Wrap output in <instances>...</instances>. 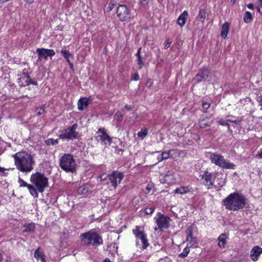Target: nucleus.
Returning a JSON list of instances; mask_svg holds the SVG:
<instances>
[{
	"mask_svg": "<svg viewBox=\"0 0 262 262\" xmlns=\"http://www.w3.org/2000/svg\"><path fill=\"white\" fill-rule=\"evenodd\" d=\"M209 75V71L207 68H203L199 70L198 74L194 78V80L197 83L201 82L202 80H205L207 79Z\"/></svg>",
	"mask_w": 262,
	"mask_h": 262,
	"instance_id": "2eb2a0df",
	"label": "nucleus"
},
{
	"mask_svg": "<svg viewBox=\"0 0 262 262\" xmlns=\"http://www.w3.org/2000/svg\"><path fill=\"white\" fill-rule=\"evenodd\" d=\"M25 229L24 230V231L31 232L34 231L35 229V225L33 224H30L25 226Z\"/></svg>",
	"mask_w": 262,
	"mask_h": 262,
	"instance_id": "72a5a7b5",
	"label": "nucleus"
},
{
	"mask_svg": "<svg viewBox=\"0 0 262 262\" xmlns=\"http://www.w3.org/2000/svg\"><path fill=\"white\" fill-rule=\"evenodd\" d=\"M69 66H70V68H71V69H73V64L71 62H69Z\"/></svg>",
	"mask_w": 262,
	"mask_h": 262,
	"instance_id": "e2e57ef3",
	"label": "nucleus"
},
{
	"mask_svg": "<svg viewBox=\"0 0 262 262\" xmlns=\"http://www.w3.org/2000/svg\"><path fill=\"white\" fill-rule=\"evenodd\" d=\"M213 123V120L207 121L205 119H202L199 121V126L200 128H205L207 127L210 126Z\"/></svg>",
	"mask_w": 262,
	"mask_h": 262,
	"instance_id": "a878e982",
	"label": "nucleus"
},
{
	"mask_svg": "<svg viewBox=\"0 0 262 262\" xmlns=\"http://www.w3.org/2000/svg\"><path fill=\"white\" fill-rule=\"evenodd\" d=\"M156 222L158 226V229L160 230L167 229L170 225V218L160 213H158L157 216L155 217ZM155 230H158V228H155Z\"/></svg>",
	"mask_w": 262,
	"mask_h": 262,
	"instance_id": "9d476101",
	"label": "nucleus"
},
{
	"mask_svg": "<svg viewBox=\"0 0 262 262\" xmlns=\"http://www.w3.org/2000/svg\"><path fill=\"white\" fill-rule=\"evenodd\" d=\"M190 191L188 186H180L174 190V192L179 194H185Z\"/></svg>",
	"mask_w": 262,
	"mask_h": 262,
	"instance_id": "393cba45",
	"label": "nucleus"
},
{
	"mask_svg": "<svg viewBox=\"0 0 262 262\" xmlns=\"http://www.w3.org/2000/svg\"><path fill=\"white\" fill-rule=\"evenodd\" d=\"M30 76L28 72L24 71L20 77L18 79V83L20 86H25L29 85Z\"/></svg>",
	"mask_w": 262,
	"mask_h": 262,
	"instance_id": "f3484780",
	"label": "nucleus"
},
{
	"mask_svg": "<svg viewBox=\"0 0 262 262\" xmlns=\"http://www.w3.org/2000/svg\"><path fill=\"white\" fill-rule=\"evenodd\" d=\"M188 16V13L187 11L185 10L178 17L177 19L178 24L181 27H183L186 24V19Z\"/></svg>",
	"mask_w": 262,
	"mask_h": 262,
	"instance_id": "a211bd4d",
	"label": "nucleus"
},
{
	"mask_svg": "<svg viewBox=\"0 0 262 262\" xmlns=\"http://www.w3.org/2000/svg\"><path fill=\"white\" fill-rule=\"evenodd\" d=\"M141 47L139 48L137 52L136 53V56L137 57L136 61L138 65L139 66V68L140 69L142 68L144 65L143 57L141 55Z\"/></svg>",
	"mask_w": 262,
	"mask_h": 262,
	"instance_id": "5701e85b",
	"label": "nucleus"
},
{
	"mask_svg": "<svg viewBox=\"0 0 262 262\" xmlns=\"http://www.w3.org/2000/svg\"><path fill=\"white\" fill-rule=\"evenodd\" d=\"M90 103V100L89 99H87L86 98H81L78 102V109L80 111H82L84 110V108L87 107V106Z\"/></svg>",
	"mask_w": 262,
	"mask_h": 262,
	"instance_id": "aec40b11",
	"label": "nucleus"
},
{
	"mask_svg": "<svg viewBox=\"0 0 262 262\" xmlns=\"http://www.w3.org/2000/svg\"><path fill=\"white\" fill-rule=\"evenodd\" d=\"M139 79L140 77L138 73H135L132 78V80L135 81H138V80H139Z\"/></svg>",
	"mask_w": 262,
	"mask_h": 262,
	"instance_id": "49530a36",
	"label": "nucleus"
},
{
	"mask_svg": "<svg viewBox=\"0 0 262 262\" xmlns=\"http://www.w3.org/2000/svg\"><path fill=\"white\" fill-rule=\"evenodd\" d=\"M155 210V208L154 207H149L146 208L145 209V213L147 214H151Z\"/></svg>",
	"mask_w": 262,
	"mask_h": 262,
	"instance_id": "58836bf2",
	"label": "nucleus"
},
{
	"mask_svg": "<svg viewBox=\"0 0 262 262\" xmlns=\"http://www.w3.org/2000/svg\"><path fill=\"white\" fill-rule=\"evenodd\" d=\"M261 254L262 248L258 246H255L252 249L250 256L252 261H256Z\"/></svg>",
	"mask_w": 262,
	"mask_h": 262,
	"instance_id": "dca6fc26",
	"label": "nucleus"
},
{
	"mask_svg": "<svg viewBox=\"0 0 262 262\" xmlns=\"http://www.w3.org/2000/svg\"><path fill=\"white\" fill-rule=\"evenodd\" d=\"M243 19H244V21L246 23H250V22L252 21V19H253V16H252V14L249 11H246L244 14Z\"/></svg>",
	"mask_w": 262,
	"mask_h": 262,
	"instance_id": "cd10ccee",
	"label": "nucleus"
},
{
	"mask_svg": "<svg viewBox=\"0 0 262 262\" xmlns=\"http://www.w3.org/2000/svg\"><path fill=\"white\" fill-rule=\"evenodd\" d=\"M218 184L220 186H222L224 184V182L223 181L221 180L219 183Z\"/></svg>",
	"mask_w": 262,
	"mask_h": 262,
	"instance_id": "13d9d810",
	"label": "nucleus"
},
{
	"mask_svg": "<svg viewBox=\"0 0 262 262\" xmlns=\"http://www.w3.org/2000/svg\"><path fill=\"white\" fill-rule=\"evenodd\" d=\"M30 194L35 198H37L38 194L36 189L32 185H30L28 187Z\"/></svg>",
	"mask_w": 262,
	"mask_h": 262,
	"instance_id": "c85d7f7f",
	"label": "nucleus"
},
{
	"mask_svg": "<svg viewBox=\"0 0 262 262\" xmlns=\"http://www.w3.org/2000/svg\"><path fill=\"white\" fill-rule=\"evenodd\" d=\"M123 114L121 112H117L115 116L114 117L116 120H117L118 121H120L122 120L123 118Z\"/></svg>",
	"mask_w": 262,
	"mask_h": 262,
	"instance_id": "c9c22d12",
	"label": "nucleus"
},
{
	"mask_svg": "<svg viewBox=\"0 0 262 262\" xmlns=\"http://www.w3.org/2000/svg\"><path fill=\"white\" fill-rule=\"evenodd\" d=\"M4 170H5V168L0 167V171L3 172L4 171Z\"/></svg>",
	"mask_w": 262,
	"mask_h": 262,
	"instance_id": "69168bd1",
	"label": "nucleus"
},
{
	"mask_svg": "<svg viewBox=\"0 0 262 262\" xmlns=\"http://www.w3.org/2000/svg\"><path fill=\"white\" fill-rule=\"evenodd\" d=\"M34 256L37 260H40L41 262H46V255L40 251V248H38L34 252Z\"/></svg>",
	"mask_w": 262,
	"mask_h": 262,
	"instance_id": "4be33fe9",
	"label": "nucleus"
},
{
	"mask_svg": "<svg viewBox=\"0 0 262 262\" xmlns=\"http://www.w3.org/2000/svg\"><path fill=\"white\" fill-rule=\"evenodd\" d=\"M224 203L227 209L237 211L245 207L246 200L244 195L234 192L230 194L224 200Z\"/></svg>",
	"mask_w": 262,
	"mask_h": 262,
	"instance_id": "f03ea898",
	"label": "nucleus"
},
{
	"mask_svg": "<svg viewBox=\"0 0 262 262\" xmlns=\"http://www.w3.org/2000/svg\"><path fill=\"white\" fill-rule=\"evenodd\" d=\"M210 103L207 102H203L202 104L203 109L206 111L210 107Z\"/></svg>",
	"mask_w": 262,
	"mask_h": 262,
	"instance_id": "a18cd8bd",
	"label": "nucleus"
},
{
	"mask_svg": "<svg viewBox=\"0 0 262 262\" xmlns=\"http://www.w3.org/2000/svg\"><path fill=\"white\" fill-rule=\"evenodd\" d=\"M66 60H67V62L69 64V62H70V60H69V58H68V59H66Z\"/></svg>",
	"mask_w": 262,
	"mask_h": 262,
	"instance_id": "774afa93",
	"label": "nucleus"
},
{
	"mask_svg": "<svg viewBox=\"0 0 262 262\" xmlns=\"http://www.w3.org/2000/svg\"><path fill=\"white\" fill-rule=\"evenodd\" d=\"M247 6L250 9H253V8H254V5L252 3L248 4L247 5Z\"/></svg>",
	"mask_w": 262,
	"mask_h": 262,
	"instance_id": "864d4df0",
	"label": "nucleus"
},
{
	"mask_svg": "<svg viewBox=\"0 0 262 262\" xmlns=\"http://www.w3.org/2000/svg\"><path fill=\"white\" fill-rule=\"evenodd\" d=\"M125 108L127 111H130L133 108V107L131 105H128L126 104L125 105Z\"/></svg>",
	"mask_w": 262,
	"mask_h": 262,
	"instance_id": "603ef678",
	"label": "nucleus"
},
{
	"mask_svg": "<svg viewBox=\"0 0 262 262\" xmlns=\"http://www.w3.org/2000/svg\"><path fill=\"white\" fill-rule=\"evenodd\" d=\"M61 54L65 59L69 58V57L71 56V54L69 53V52L66 50H61Z\"/></svg>",
	"mask_w": 262,
	"mask_h": 262,
	"instance_id": "e433bc0d",
	"label": "nucleus"
},
{
	"mask_svg": "<svg viewBox=\"0 0 262 262\" xmlns=\"http://www.w3.org/2000/svg\"><path fill=\"white\" fill-rule=\"evenodd\" d=\"M78 127L77 124H74L70 127H68L61 132L59 138L62 140H72L78 138V133L76 132Z\"/></svg>",
	"mask_w": 262,
	"mask_h": 262,
	"instance_id": "6e6552de",
	"label": "nucleus"
},
{
	"mask_svg": "<svg viewBox=\"0 0 262 262\" xmlns=\"http://www.w3.org/2000/svg\"><path fill=\"white\" fill-rule=\"evenodd\" d=\"M171 42L169 40V39L167 40L164 45L165 49H168L171 44Z\"/></svg>",
	"mask_w": 262,
	"mask_h": 262,
	"instance_id": "de8ad7c7",
	"label": "nucleus"
},
{
	"mask_svg": "<svg viewBox=\"0 0 262 262\" xmlns=\"http://www.w3.org/2000/svg\"><path fill=\"white\" fill-rule=\"evenodd\" d=\"M141 5L143 7H146L148 5L149 0H139Z\"/></svg>",
	"mask_w": 262,
	"mask_h": 262,
	"instance_id": "c03bdc74",
	"label": "nucleus"
},
{
	"mask_svg": "<svg viewBox=\"0 0 262 262\" xmlns=\"http://www.w3.org/2000/svg\"><path fill=\"white\" fill-rule=\"evenodd\" d=\"M228 126V131H229V132H231V133H232V129L230 128V125H229V126Z\"/></svg>",
	"mask_w": 262,
	"mask_h": 262,
	"instance_id": "0e129e2a",
	"label": "nucleus"
},
{
	"mask_svg": "<svg viewBox=\"0 0 262 262\" xmlns=\"http://www.w3.org/2000/svg\"><path fill=\"white\" fill-rule=\"evenodd\" d=\"M28 83H29V85L30 84H32L33 85H37V82L36 81H33L30 78V81H29Z\"/></svg>",
	"mask_w": 262,
	"mask_h": 262,
	"instance_id": "8fccbe9b",
	"label": "nucleus"
},
{
	"mask_svg": "<svg viewBox=\"0 0 262 262\" xmlns=\"http://www.w3.org/2000/svg\"><path fill=\"white\" fill-rule=\"evenodd\" d=\"M227 238V236L225 233L221 234L218 237L219 243L218 245L220 247H224L226 244V239Z\"/></svg>",
	"mask_w": 262,
	"mask_h": 262,
	"instance_id": "b1692460",
	"label": "nucleus"
},
{
	"mask_svg": "<svg viewBox=\"0 0 262 262\" xmlns=\"http://www.w3.org/2000/svg\"><path fill=\"white\" fill-rule=\"evenodd\" d=\"M108 182L111 184L114 189L117 188V185L121 183L124 178L122 172L118 171H113L107 176Z\"/></svg>",
	"mask_w": 262,
	"mask_h": 262,
	"instance_id": "f8f14e48",
	"label": "nucleus"
},
{
	"mask_svg": "<svg viewBox=\"0 0 262 262\" xmlns=\"http://www.w3.org/2000/svg\"><path fill=\"white\" fill-rule=\"evenodd\" d=\"M157 159L159 162H161V161L164 160L163 157H161V155H160L158 156Z\"/></svg>",
	"mask_w": 262,
	"mask_h": 262,
	"instance_id": "4d7b16f0",
	"label": "nucleus"
},
{
	"mask_svg": "<svg viewBox=\"0 0 262 262\" xmlns=\"http://www.w3.org/2000/svg\"><path fill=\"white\" fill-rule=\"evenodd\" d=\"M189 252H190L189 248L188 247H186L183 250V252L179 254V257H181V258H184L186 257L188 255V254H189Z\"/></svg>",
	"mask_w": 262,
	"mask_h": 262,
	"instance_id": "473e14b6",
	"label": "nucleus"
},
{
	"mask_svg": "<svg viewBox=\"0 0 262 262\" xmlns=\"http://www.w3.org/2000/svg\"><path fill=\"white\" fill-rule=\"evenodd\" d=\"M103 262H112L109 258H106Z\"/></svg>",
	"mask_w": 262,
	"mask_h": 262,
	"instance_id": "680f3d73",
	"label": "nucleus"
},
{
	"mask_svg": "<svg viewBox=\"0 0 262 262\" xmlns=\"http://www.w3.org/2000/svg\"><path fill=\"white\" fill-rule=\"evenodd\" d=\"M169 175L166 174L164 175L162 178H160V181L162 183H168V180L167 178L169 177Z\"/></svg>",
	"mask_w": 262,
	"mask_h": 262,
	"instance_id": "a19ab883",
	"label": "nucleus"
},
{
	"mask_svg": "<svg viewBox=\"0 0 262 262\" xmlns=\"http://www.w3.org/2000/svg\"><path fill=\"white\" fill-rule=\"evenodd\" d=\"M89 191V188L86 185H82L78 189V193L80 194H85Z\"/></svg>",
	"mask_w": 262,
	"mask_h": 262,
	"instance_id": "7c9ffc66",
	"label": "nucleus"
},
{
	"mask_svg": "<svg viewBox=\"0 0 262 262\" xmlns=\"http://www.w3.org/2000/svg\"><path fill=\"white\" fill-rule=\"evenodd\" d=\"M157 1H158L159 3L161 4V3L163 2V0H157Z\"/></svg>",
	"mask_w": 262,
	"mask_h": 262,
	"instance_id": "338daca9",
	"label": "nucleus"
},
{
	"mask_svg": "<svg viewBox=\"0 0 262 262\" xmlns=\"http://www.w3.org/2000/svg\"><path fill=\"white\" fill-rule=\"evenodd\" d=\"M259 2V4L258 5V7H262V0H258Z\"/></svg>",
	"mask_w": 262,
	"mask_h": 262,
	"instance_id": "052dcab7",
	"label": "nucleus"
},
{
	"mask_svg": "<svg viewBox=\"0 0 262 262\" xmlns=\"http://www.w3.org/2000/svg\"><path fill=\"white\" fill-rule=\"evenodd\" d=\"M186 232L187 234V241L190 242L192 245H193L196 243V239L193 236L192 229L191 227H189L186 230Z\"/></svg>",
	"mask_w": 262,
	"mask_h": 262,
	"instance_id": "412c9836",
	"label": "nucleus"
},
{
	"mask_svg": "<svg viewBox=\"0 0 262 262\" xmlns=\"http://www.w3.org/2000/svg\"><path fill=\"white\" fill-rule=\"evenodd\" d=\"M31 182L35 185L37 190L42 193L45 188L48 187V179L44 174L36 172L31 174L30 177Z\"/></svg>",
	"mask_w": 262,
	"mask_h": 262,
	"instance_id": "20e7f679",
	"label": "nucleus"
},
{
	"mask_svg": "<svg viewBox=\"0 0 262 262\" xmlns=\"http://www.w3.org/2000/svg\"><path fill=\"white\" fill-rule=\"evenodd\" d=\"M211 162L224 169H234L236 165L226 160L223 156L216 152L211 153L210 157Z\"/></svg>",
	"mask_w": 262,
	"mask_h": 262,
	"instance_id": "423d86ee",
	"label": "nucleus"
},
{
	"mask_svg": "<svg viewBox=\"0 0 262 262\" xmlns=\"http://www.w3.org/2000/svg\"><path fill=\"white\" fill-rule=\"evenodd\" d=\"M216 175V173L205 171L202 175L201 181L204 185L207 187L208 189H211L213 186H214V188H217V186L214 184Z\"/></svg>",
	"mask_w": 262,
	"mask_h": 262,
	"instance_id": "1a4fd4ad",
	"label": "nucleus"
},
{
	"mask_svg": "<svg viewBox=\"0 0 262 262\" xmlns=\"http://www.w3.org/2000/svg\"><path fill=\"white\" fill-rule=\"evenodd\" d=\"M59 165L65 171L73 172L75 170L76 163L71 154H64L60 159Z\"/></svg>",
	"mask_w": 262,
	"mask_h": 262,
	"instance_id": "0eeeda50",
	"label": "nucleus"
},
{
	"mask_svg": "<svg viewBox=\"0 0 262 262\" xmlns=\"http://www.w3.org/2000/svg\"><path fill=\"white\" fill-rule=\"evenodd\" d=\"M258 102L259 105L262 106V95L259 98ZM261 110H262V107L261 108Z\"/></svg>",
	"mask_w": 262,
	"mask_h": 262,
	"instance_id": "6e6d98bb",
	"label": "nucleus"
},
{
	"mask_svg": "<svg viewBox=\"0 0 262 262\" xmlns=\"http://www.w3.org/2000/svg\"><path fill=\"white\" fill-rule=\"evenodd\" d=\"M148 129L146 128H143L139 131L137 135L141 139H143L147 135Z\"/></svg>",
	"mask_w": 262,
	"mask_h": 262,
	"instance_id": "c756f323",
	"label": "nucleus"
},
{
	"mask_svg": "<svg viewBox=\"0 0 262 262\" xmlns=\"http://www.w3.org/2000/svg\"><path fill=\"white\" fill-rule=\"evenodd\" d=\"M107 177H105L104 174H102L100 176V179L101 181H105L107 179Z\"/></svg>",
	"mask_w": 262,
	"mask_h": 262,
	"instance_id": "3c124183",
	"label": "nucleus"
},
{
	"mask_svg": "<svg viewBox=\"0 0 262 262\" xmlns=\"http://www.w3.org/2000/svg\"><path fill=\"white\" fill-rule=\"evenodd\" d=\"M14 164L19 171L28 173L33 169L35 162L33 157L25 151L16 152L12 156Z\"/></svg>",
	"mask_w": 262,
	"mask_h": 262,
	"instance_id": "f257e3e1",
	"label": "nucleus"
},
{
	"mask_svg": "<svg viewBox=\"0 0 262 262\" xmlns=\"http://www.w3.org/2000/svg\"><path fill=\"white\" fill-rule=\"evenodd\" d=\"M228 121L231 122H233V123H236V124H239V122H240V121H238V120H228Z\"/></svg>",
	"mask_w": 262,
	"mask_h": 262,
	"instance_id": "5fc2aeb1",
	"label": "nucleus"
},
{
	"mask_svg": "<svg viewBox=\"0 0 262 262\" xmlns=\"http://www.w3.org/2000/svg\"><path fill=\"white\" fill-rule=\"evenodd\" d=\"M230 24L228 22H225L222 26L221 36L224 39L226 38L229 31Z\"/></svg>",
	"mask_w": 262,
	"mask_h": 262,
	"instance_id": "6ab92c4d",
	"label": "nucleus"
},
{
	"mask_svg": "<svg viewBox=\"0 0 262 262\" xmlns=\"http://www.w3.org/2000/svg\"><path fill=\"white\" fill-rule=\"evenodd\" d=\"M45 143L47 145H54L58 143V140H54L52 138H50L45 141Z\"/></svg>",
	"mask_w": 262,
	"mask_h": 262,
	"instance_id": "2f4dec72",
	"label": "nucleus"
},
{
	"mask_svg": "<svg viewBox=\"0 0 262 262\" xmlns=\"http://www.w3.org/2000/svg\"><path fill=\"white\" fill-rule=\"evenodd\" d=\"M95 139L98 142H101L105 145H110L112 143V138L105 132L104 128H99L97 133Z\"/></svg>",
	"mask_w": 262,
	"mask_h": 262,
	"instance_id": "ddd939ff",
	"label": "nucleus"
},
{
	"mask_svg": "<svg viewBox=\"0 0 262 262\" xmlns=\"http://www.w3.org/2000/svg\"><path fill=\"white\" fill-rule=\"evenodd\" d=\"M37 115H40L42 114L43 113H45V106L43 105V106H41L40 107L38 108L37 110Z\"/></svg>",
	"mask_w": 262,
	"mask_h": 262,
	"instance_id": "79ce46f5",
	"label": "nucleus"
},
{
	"mask_svg": "<svg viewBox=\"0 0 262 262\" xmlns=\"http://www.w3.org/2000/svg\"><path fill=\"white\" fill-rule=\"evenodd\" d=\"M36 52L38 53L39 60H47L48 56L52 57L55 54L53 50L45 48H38L36 50Z\"/></svg>",
	"mask_w": 262,
	"mask_h": 262,
	"instance_id": "4468645a",
	"label": "nucleus"
},
{
	"mask_svg": "<svg viewBox=\"0 0 262 262\" xmlns=\"http://www.w3.org/2000/svg\"><path fill=\"white\" fill-rule=\"evenodd\" d=\"M255 157L262 159V150L255 155Z\"/></svg>",
	"mask_w": 262,
	"mask_h": 262,
	"instance_id": "09e8293b",
	"label": "nucleus"
},
{
	"mask_svg": "<svg viewBox=\"0 0 262 262\" xmlns=\"http://www.w3.org/2000/svg\"><path fill=\"white\" fill-rule=\"evenodd\" d=\"M116 13L121 21L129 19L131 15L130 9L124 5H119L117 9Z\"/></svg>",
	"mask_w": 262,
	"mask_h": 262,
	"instance_id": "9b49d317",
	"label": "nucleus"
},
{
	"mask_svg": "<svg viewBox=\"0 0 262 262\" xmlns=\"http://www.w3.org/2000/svg\"><path fill=\"white\" fill-rule=\"evenodd\" d=\"M217 123L220 125L223 126H229V124L228 122L224 121L223 120L221 119L219 120Z\"/></svg>",
	"mask_w": 262,
	"mask_h": 262,
	"instance_id": "37998d69",
	"label": "nucleus"
},
{
	"mask_svg": "<svg viewBox=\"0 0 262 262\" xmlns=\"http://www.w3.org/2000/svg\"><path fill=\"white\" fill-rule=\"evenodd\" d=\"M161 157H163L164 160L168 159L170 157V152H163L161 154Z\"/></svg>",
	"mask_w": 262,
	"mask_h": 262,
	"instance_id": "ea45409f",
	"label": "nucleus"
},
{
	"mask_svg": "<svg viewBox=\"0 0 262 262\" xmlns=\"http://www.w3.org/2000/svg\"><path fill=\"white\" fill-rule=\"evenodd\" d=\"M25 1L26 2V3L31 4L34 2V0H25Z\"/></svg>",
	"mask_w": 262,
	"mask_h": 262,
	"instance_id": "bf43d9fd",
	"label": "nucleus"
},
{
	"mask_svg": "<svg viewBox=\"0 0 262 262\" xmlns=\"http://www.w3.org/2000/svg\"><path fill=\"white\" fill-rule=\"evenodd\" d=\"M18 182L19 185L20 187H28L30 185L29 184H28L27 182H26L25 181H24L21 178H19L18 180Z\"/></svg>",
	"mask_w": 262,
	"mask_h": 262,
	"instance_id": "f704fd0d",
	"label": "nucleus"
},
{
	"mask_svg": "<svg viewBox=\"0 0 262 262\" xmlns=\"http://www.w3.org/2000/svg\"><path fill=\"white\" fill-rule=\"evenodd\" d=\"M80 237L81 241L84 245L97 246L102 244L103 241L101 236L94 230H91L81 234Z\"/></svg>",
	"mask_w": 262,
	"mask_h": 262,
	"instance_id": "7ed1b4c3",
	"label": "nucleus"
},
{
	"mask_svg": "<svg viewBox=\"0 0 262 262\" xmlns=\"http://www.w3.org/2000/svg\"><path fill=\"white\" fill-rule=\"evenodd\" d=\"M115 5V4L114 2L113 1L111 0L110 2V3L108 4V7L107 8V12H109L111 11H112L113 9V8H114Z\"/></svg>",
	"mask_w": 262,
	"mask_h": 262,
	"instance_id": "4c0bfd02",
	"label": "nucleus"
},
{
	"mask_svg": "<svg viewBox=\"0 0 262 262\" xmlns=\"http://www.w3.org/2000/svg\"><path fill=\"white\" fill-rule=\"evenodd\" d=\"M133 233L136 237V246L141 249H146L149 246V243L147 236L144 233L143 227L140 226H136L133 229Z\"/></svg>",
	"mask_w": 262,
	"mask_h": 262,
	"instance_id": "39448f33",
	"label": "nucleus"
},
{
	"mask_svg": "<svg viewBox=\"0 0 262 262\" xmlns=\"http://www.w3.org/2000/svg\"><path fill=\"white\" fill-rule=\"evenodd\" d=\"M206 12L205 9H200L197 17L199 19V20L202 23H204L205 18L206 17Z\"/></svg>",
	"mask_w": 262,
	"mask_h": 262,
	"instance_id": "bb28decb",
	"label": "nucleus"
}]
</instances>
